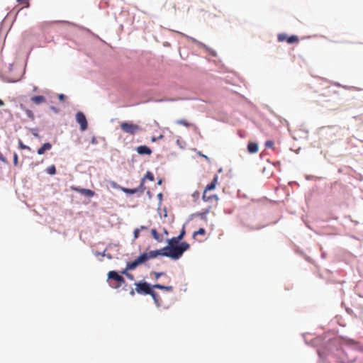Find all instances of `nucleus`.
Returning <instances> with one entry per match:
<instances>
[{
	"instance_id": "f257e3e1",
	"label": "nucleus",
	"mask_w": 363,
	"mask_h": 363,
	"mask_svg": "<svg viewBox=\"0 0 363 363\" xmlns=\"http://www.w3.org/2000/svg\"><path fill=\"white\" fill-rule=\"evenodd\" d=\"M157 252V257L164 256L172 258V259H179V253L181 250L179 248H172L164 247L160 250H155Z\"/></svg>"
},
{
	"instance_id": "f03ea898",
	"label": "nucleus",
	"mask_w": 363,
	"mask_h": 363,
	"mask_svg": "<svg viewBox=\"0 0 363 363\" xmlns=\"http://www.w3.org/2000/svg\"><path fill=\"white\" fill-rule=\"evenodd\" d=\"M179 240L177 237H174L168 240L169 245L167 247L179 248L181 252L179 253V258L182 256L183 253L189 248V245L187 242H179Z\"/></svg>"
},
{
	"instance_id": "7ed1b4c3",
	"label": "nucleus",
	"mask_w": 363,
	"mask_h": 363,
	"mask_svg": "<svg viewBox=\"0 0 363 363\" xmlns=\"http://www.w3.org/2000/svg\"><path fill=\"white\" fill-rule=\"evenodd\" d=\"M121 129L125 133L135 135L141 130L140 127L137 124L128 122H122L120 124Z\"/></svg>"
},
{
	"instance_id": "20e7f679",
	"label": "nucleus",
	"mask_w": 363,
	"mask_h": 363,
	"mask_svg": "<svg viewBox=\"0 0 363 363\" xmlns=\"http://www.w3.org/2000/svg\"><path fill=\"white\" fill-rule=\"evenodd\" d=\"M108 278L117 282L116 285L110 284V285L115 289L119 288L125 282V279L116 271H110L108 274Z\"/></svg>"
},
{
	"instance_id": "39448f33",
	"label": "nucleus",
	"mask_w": 363,
	"mask_h": 363,
	"mask_svg": "<svg viewBox=\"0 0 363 363\" xmlns=\"http://www.w3.org/2000/svg\"><path fill=\"white\" fill-rule=\"evenodd\" d=\"M218 178L216 176L213 181L208 184L206 187L205 188L203 193V199L206 201H211L212 199L216 198L215 195H211L208 194V192L211 190H213L215 189L216 184H217Z\"/></svg>"
},
{
	"instance_id": "423d86ee",
	"label": "nucleus",
	"mask_w": 363,
	"mask_h": 363,
	"mask_svg": "<svg viewBox=\"0 0 363 363\" xmlns=\"http://www.w3.org/2000/svg\"><path fill=\"white\" fill-rule=\"evenodd\" d=\"M135 291L140 294H150L152 291L150 284L145 281H140L135 284Z\"/></svg>"
},
{
	"instance_id": "0eeeda50",
	"label": "nucleus",
	"mask_w": 363,
	"mask_h": 363,
	"mask_svg": "<svg viewBox=\"0 0 363 363\" xmlns=\"http://www.w3.org/2000/svg\"><path fill=\"white\" fill-rule=\"evenodd\" d=\"M75 118H76L77 122L80 125V129L82 131L85 130L88 126L87 121L85 117V115L82 112L78 111L76 113Z\"/></svg>"
},
{
	"instance_id": "6e6552de",
	"label": "nucleus",
	"mask_w": 363,
	"mask_h": 363,
	"mask_svg": "<svg viewBox=\"0 0 363 363\" xmlns=\"http://www.w3.org/2000/svg\"><path fill=\"white\" fill-rule=\"evenodd\" d=\"M278 40L279 42L286 41L289 44H293L298 42V38L296 35L289 37L285 33H280L278 35Z\"/></svg>"
},
{
	"instance_id": "1a4fd4ad",
	"label": "nucleus",
	"mask_w": 363,
	"mask_h": 363,
	"mask_svg": "<svg viewBox=\"0 0 363 363\" xmlns=\"http://www.w3.org/2000/svg\"><path fill=\"white\" fill-rule=\"evenodd\" d=\"M72 189L87 197H92L95 195V192L94 191L87 189L72 186Z\"/></svg>"
},
{
	"instance_id": "9d476101",
	"label": "nucleus",
	"mask_w": 363,
	"mask_h": 363,
	"mask_svg": "<svg viewBox=\"0 0 363 363\" xmlns=\"http://www.w3.org/2000/svg\"><path fill=\"white\" fill-rule=\"evenodd\" d=\"M136 150H137V152L141 155H150L152 154L151 149L146 145L138 146L137 147Z\"/></svg>"
},
{
	"instance_id": "9b49d317",
	"label": "nucleus",
	"mask_w": 363,
	"mask_h": 363,
	"mask_svg": "<svg viewBox=\"0 0 363 363\" xmlns=\"http://www.w3.org/2000/svg\"><path fill=\"white\" fill-rule=\"evenodd\" d=\"M143 262H141L139 256L133 261L129 262L127 263V269L129 270H133L135 269L138 265L142 264Z\"/></svg>"
},
{
	"instance_id": "f8f14e48",
	"label": "nucleus",
	"mask_w": 363,
	"mask_h": 363,
	"mask_svg": "<svg viewBox=\"0 0 363 363\" xmlns=\"http://www.w3.org/2000/svg\"><path fill=\"white\" fill-rule=\"evenodd\" d=\"M143 262H141L139 256L133 261L129 262L127 263V269L129 270H133L135 269L138 265L142 264Z\"/></svg>"
},
{
	"instance_id": "ddd939ff",
	"label": "nucleus",
	"mask_w": 363,
	"mask_h": 363,
	"mask_svg": "<svg viewBox=\"0 0 363 363\" xmlns=\"http://www.w3.org/2000/svg\"><path fill=\"white\" fill-rule=\"evenodd\" d=\"M51 148L52 145L50 143H45L40 148H38V154L43 155L45 151L50 150Z\"/></svg>"
},
{
	"instance_id": "4468645a",
	"label": "nucleus",
	"mask_w": 363,
	"mask_h": 363,
	"mask_svg": "<svg viewBox=\"0 0 363 363\" xmlns=\"http://www.w3.org/2000/svg\"><path fill=\"white\" fill-rule=\"evenodd\" d=\"M31 101L35 104L45 103L46 99L43 96H34L31 98Z\"/></svg>"
},
{
	"instance_id": "2eb2a0df",
	"label": "nucleus",
	"mask_w": 363,
	"mask_h": 363,
	"mask_svg": "<svg viewBox=\"0 0 363 363\" xmlns=\"http://www.w3.org/2000/svg\"><path fill=\"white\" fill-rule=\"evenodd\" d=\"M151 234L153 238L157 242H162L163 241V237L157 233L156 229H152Z\"/></svg>"
},
{
	"instance_id": "dca6fc26",
	"label": "nucleus",
	"mask_w": 363,
	"mask_h": 363,
	"mask_svg": "<svg viewBox=\"0 0 363 363\" xmlns=\"http://www.w3.org/2000/svg\"><path fill=\"white\" fill-rule=\"evenodd\" d=\"M247 150L250 153H255L258 151V145L255 143H249L247 145Z\"/></svg>"
},
{
	"instance_id": "f3484780",
	"label": "nucleus",
	"mask_w": 363,
	"mask_h": 363,
	"mask_svg": "<svg viewBox=\"0 0 363 363\" xmlns=\"http://www.w3.org/2000/svg\"><path fill=\"white\" fill-rule=\"evenodd\" d=\"M154 289H163L167 291H172L173 290V287L172 286H163L160 284H157L152 286Z\"/></svg>"
},
{
	"instance_id": "a211bd4d",
	"label": "nucleus",
	"mask_w": 363,
	"mask_h": 363,
	"mask_svg": "<svg viewBox=\"0 0 363 363\" xmlns=\"http://www.w3.org/2000/svg\"><path fill=\"white\" fill-rule=\"evenodd\" d=\"M149 295H150L152 297V298H153L155 304L157 305V306L159 307V306H161V301L160 300V297H159V295L157 294H156L154 291H152L151 294H150Z\"/></svg>"
},
{
	"instance_id": "6ab92c4d",
	"label": "nucleus",
	"mask_w": 363,
	"mask_h": 363,
	"mask_svg": "<svg viewBox=\"0 0 363 363\" xmlns=\"http://www.w3.org/2000/svg\"><path fill=\"white\" fill-rule=\"evenodd\" d=\"M21 108L24 110L26 116L32 121L34 120L35 116L31 110H29L28 108H26L23 105H21Z\"/></svg>"
},
{
	"instance_id": "aec40b11",
	"label": "nucleus",
	"mask_w": 363,
	"mask_h": 363,
	"mask_svg": "<svg viewBox=\"0 0 363 363\" xmlns=\"http://www.w3.org/2000/svg\"><path fill=\"white\" fill-rule=\"evenodd\" d=\"M176 123L178 124V125H184L185 127H187V128L190 127L191 125L190 123H189L187 121H186L184 119L178 120V121H177Z\"/></svg>"
},
{
	"instance_id": "412c9836",
	"label": "nucleus",
	"mask_w": 363,
	"mask_h": 363,
	"mask_svg": "<svg viewBox=\"0 0 363 363\" xmlns=\"http://www.w3.org/2000/svg\"><path fill=\"white\" fill-rule=\"evenodd\" d=\"M206 230L203 228H199L197 231H195L193 234V238L195 239L197 235H204Z\"/></svg>"
},
{
	"instance_id": "4be33fe9",
	"label": "nucleus",
	"mask_w": 363,
	"mask_h": 363,
	"mask_svg": "<svg viewBox=\"0 0 363 363\" xmlns=\"http://www.w3.org/2000/svg\"><path fill=\"white\" fill-rule=\"evenodd\" d=\"M46 172L48 174L53 175L56 173V168L55 165H50L46 169Z\"/></svg>"
},
{
	"instance_id": "5701e85b",
	"label": "nucleus",
	"mask_w": 363,
	"mask_h": 363,
	"mask_svg": "<svg viewBox=\"0 0 363 363\" xmlns=\"http://www.w3.org/2000/svg\"><path fill=\"white\" fill-rule=\"evenodd\" d=\"M148 179L150 181H154L155 177H154V175L151 172H147V174H145V177L143 179V181L141 182V186L143 185V182H144V179Z\"/></svg>"
},
{
	"instance_id": "b1692460",
	"label": "nucleus",
	"mask_w": 363,
	"mask_h": 363,
	"mask_svg": "<svg viewBox=\"0 0 363 363\" xmlns=\"http://www.w3.org/2000/svg\"><path fill=\"white\" fill-rule=\"evenodd\" d=\"M146 255L147 256V259H154L157 257V252L155 250L150 251L149 252H146Z\"/></svg>"
},
{
	"instance_id": "393cba45",
	"label": "nucleus",
	"mask_w": 363,
	"mask_h": 363,
	"mask_svg": "<svg viewBox=\"0 0 363 363\" xmlns=\"http://www.w3.org/2000/svg\"><path fill=\"white\" fill-rule=\"evenodd\" d=\"M18 148L21 149V150H30V147L24 145L21 140H18Z\"/></svg>"
},
{
	"instance_id": "a878e982",
	"label": "nucleus",
	"mask_w": 363,
	"mask_h": 363,
	"mask_svg": "<svg viewBox=\"0 0 363 363\" xmlns=\"http://www.w3.org/2000/svg\"><path fill=\"white\" fill-rule=\"evenodd\" d=\"M139 257H140L141 262H143V264L148 260L147 256L146 255V253H143V254L140 255L139 256Z\"/></svg>"
},
{
	"instance_id": "bb28decb",
	"label": "nucleus",
	"mask_w": 363,
	"mask_h": 363,
	"mask_svg": "<svg viewBox=\"0 0 363 363\" xmlns=\"http://www.w3.org/2000/svg\"><path fill=\"white\" fill-rule=\"evenodd\" d=\"M184 235H185V230H184V228H183L182 230H181L179 235L178 236H177V238L178 240H181L183 239Z\"/></svg>"
},
{
	"instance_id": "cd10ccee",
	"label": "nucleus",
	"mask_w": 363,
	"mask_h": 363,
	"mask_svg": "<svg viewBox=\"0 0 363 363\" xmlns=\"http://www.w3.org/2000/svg\"><path fill=\"white\" fill-rule=\"evenodd\" d=\"M274 143L272 140H267L265 143L266 147L272 148L274 147Z\"/></svg>"
},
{
	"instance_id": "c85d7f7f",
	"label": "nucleus",
	"mask_w": 363,
	"mask_h": 363,
	"mask_svg": "<svg viewBox=\"0 0 363 363\" xmlns=\"http://www.w3.org/2000/svg\"><path fill=\"white\" fill-rule=\"evenodd\" d=\"M123 191L126 193H129V194H135L137 192V189H124Z\"/></svg>"
},
{
	"instance_id": "c756f323",
	"label": "nucleus",
	"mask_w": 363,
	"mask_h": 363,
	"mask_svg": "<svg viewBox=\"0 0 363 363\" xmlns=\"http://www.w3.org/2000/svg\"><path fill=\"white\" fill-rule=\"evenodd\" d=\"M29 0H17L20 4H25L26 7L29 6Z\"/></svg>"
},
{
	"instance_id": "7c9ffc66",
	"label": "nucleus",
	"mask_w": 363,
	"mask_h": 363,
	"mask_svg": "<svg viewBox=\"0 0 363 363\" xmlns=\"http://www.w3.org/2000/svg\"><path fill=\"white\" fill-rule=\"evenodd\" d=\"M18 155L15 152L13 154V164L15 166H16L18 164Z\"/></svg>"
},
{
	"instance_id": "2f4dec72",
	"label": "nucleus",
	"mask_w": 363,
	"mask_h": 363,
	"mask_svg": "<svg viewBox=\"0 0 363 363\" xmlns=\"http://www.w3.org/2000/svg\"><path fill=\"white\" fill-rule=\"evenodd\" d=\"M140 232V228H136L134 230V238L135 239H137L139 237Z\"/></svg>"
},
{
	"instance_id": "473e14b6",
	"label": "nucleus",
	"mask_w": 363,
	"mask_h": 363,
	"mask_svg": "<svg viewBox=\"0 0 363 363\" xmlns=\"http://www.w3.org/2000/svg\"><path fill=\"white\" fill-rule=\"evenodd\" d=\"M156 279H158L160 277L164 274L163 272H154Z\"/></svg>"
},
{
	"instance_id": "72a5a7b5",
	"label": "nucleus",
	"mask_w": 363,
	"mask_h": 363,
	"mask_svg": "<svg viewBox=\"0 0 363 363\" xmlns=\"http://www.w3.org/2000/svg\"><path fill=\"white\" fill-rule=\"evenodd\" d=\"M59 99H60V100L63 101V100H64V99H65V95H64V94H60V95H59Z\"/></svg>"
},
{
	"instance_id": "f704fd0d",
	"label": "nucleus",
	"mask_w": 363,
	"mask_h": 363,
	"mask_svg": "<svg viewBox=\"0 0 363 363\" xmlns=\"http://www.w3.org/2000/svg\"><path fill=\"white\" fill-rule=\"evenodd\" d=\"M97 143L96 139L95 137H93L91 139V143L96 144Z\"/></svg>"
},
{
	"instance_id": "c9c22d12",
	"label": "nucleus",
	"mask_w": 363,
	"mask_h": 363,
	"mask_svg": "<svg viewBox=\"0 0 363 363\" xmlns=\"http://www.w3.org/2000/svg\"><path fill=\"white\" fill-rule=\"evenodd\" d=\"M163 233L165 235H168V232H167V230L165 228H163Z\"/></svg>"
},
{
	"instance_id": "e433bc0d",
	"label": "nucleus",
	"mask_w": 363,
	"mask_h": 363,
	"mask_svg": "<svg viewBox=\"0 0 363 363\" xmlns=\"http://www.w3.org/2000/svg\"><path fill=\"white\" fill-rule=\"evenodd\" d=\"M130 294V295L134 296L135 291L133 290H131Z\"/></svg>"
},
{
	"instance_id": "4c0bfd02",
	"label": "nucleus",
	"mask_w": 363,
	"mask_h": 363,
	"mask_svg": "<svg viewBox=\"0 0 363 363\" xmlns=\"http://www.w3.org/2000/svg\"><path fill=\"white\" fill-rule=\"evenodd\" d=\"M4 104V101L1 99H0V106H3Z\"/></svg>"
},
{
	"instance_id": "58836bf2",
	"label": "nucleus",
	"mask_w": 363,
	"mask_h": 363,
	"mask_svg": "<svg viewBox=\"0 0 363 363\" xmlns=\"http://www.w3.org/2000/svg\"><path fill=\"white\" fill-rule=\"evenodd\" d=\"M0 160L1 161H4V158L3 157V156L0 154Z\"/></svg>"
},
{
	"instance_id": "ea45409f",
	"label": "nucleus",
	"mask_w": 363,
	"mask_h": 363,
	"mask_svg": "<svg viewBox=\"0 0 363 363\" xmlns=\"http://www.w3.org/2000/svg\"><path fill=\"white\" fill-rule=\"evenodd\" d=\"M140 230H143V229H146V227H145V226H140Z\"/></svg>"
},
{
	"instance_id": "a19ab883",
	"label": "nucleus",
	"mask_w": 363,
	"mask_h": 363,
	"mask_svg": "<svg viewBox=\"0 0 363 363\" xmlns=\"http://www.w3.org/2000/svg\"><path fill=\"white\" fill-rule=\"evenodd\" d=\"M161 183H162V181H161V180H160V181L158 182V184H161Z\"/></svg>"
},
{
	"instance_id": "79ce46f5",
	"label": "nucleus",
	"mask_w": 363,
	"mask_h": 363,
	"mask_svg": "<svg viewBox=\"0 0 363 363\" xmlns=\"http://www.w3.org/2000/svg\"><path fill=\"white\" fill-rule=\"evenodd\" d=\"M152 141H155V138H152Z\"/></svg>"
}]
</instances>
